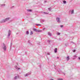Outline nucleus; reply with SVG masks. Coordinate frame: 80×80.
<instances>
[{
    "label": "nucleus",
    "mask_w": 80,
    "mask_h": 80,
    "mask_svg": "<svg viewBox=\"0 0 80 80\" xmlns=\"http://www.w3.org/2000/svg\"><path fill=\"white\" fill-rule=\"evenodd\" d=\"M48 35H49V36H51L52 35V34L50 33V32H48Z\"/></svg>",
    "instance_id": "4468645a"
},
{
    "label": "nucleus",
    "mask_w": 80,
    "mask_h": 80,
    "mask_svg": "<svg viewBox=\"0 0 80 80\" xmlns=\"http://www.w3.org/2000/svg\"><path fill=\"white\" fill-rule=\"evenodd\" d=\"M66 59L68 61L69 60H70V57H69V56H68V57H67Z\"/></svg>",
    "instance_id": "6e6552de"
},
{
    "label": "nucleus",
    "mask_w": 80,
    "mask_h": 80,
    "mask_svg": "<svg viewBox=\"0 0 80 80\" xmlns=\"http://www.w3.org/2000/svg\"><path fill=\"white\" fill-rule=\"evenodd\" d=\"M64 75H65V73H64Z\"/></svg>",
    "instance_id": "f704fd0d"
},
{
    "label": "nucleus",
    "mask_w": 80,
    "mask_h": 80,
    "mask_svg": "<svg viewBox=\"0 0 80 80\" xmlns=\"http://www.w3.org/2000/svg\"><path fill=\"white\" fill-rule=\"evenodd\" d=\"M11 45H12V42H11Z\"/></svg>",
    "instance_id": "7c9ffc66"
},
{
    "label": "nucleus",
    "mask_w": 80,
    "mask_h": 80,
    "mask_svg": "<svg viewBox=\"0 0 80 80\" xmlns=\"http://www.w3.org/2000/svg\"><path fill=\"white\" fill-rule=\"evenodd\" d=\"M43 13H44V14H48V13L46 12H44Z\"/></svg>",
    "instance_id": "4be33fe9"
},
{
    "label": "nucleus",
    "mask_w": 80,
    "mask_h": 80,
    "mask_svg": "<svg viewBox=\"0 0 80 80\" xmlns=\"http://www.w3.org/2000/svg\"><path fill=\"white\" fill-rule=\"evenodd\" d=\"M36 25H37V26H42V25L40 24H37Z\"/></svg>",
    "instance_id": "ddd939ff"
},
{
    "label": "nucleus",
    "mask_w": 80,
    "mask_h": 80,
    "mask_svg": "<svg viewBox=\"0 0 80 80\" xmlns=\"http://www.w3.org/2000/svg\"><path fill=\"white\" fill-rule=\"evenodd\" d=\"M66 1H63V3H64V4H65V3H66Z\"/></svg>",
    "instance_id": "dca6fc26"
},
{
    "label": "nucleus",
    "mask_w": 80,
    "mask_h": 80,
    "mask_svg": "<svg viewBox=\"0 0 80 80\" xmlns=\"http://www.w3.org/2000/svg\"><path fill=\"white\" fill-rule=\"evenodd\" d=\"M42 22H45V20L44 19H43L42 20Z\"/></svg>",
    "instance_id": "393cba45"
},
{
    "label": "nucleus",
    "mask_w": 80,
    "mask_h": 80,
    "mask_svg": "<svg viewBox=\"0 0 80 80\" xmlns=\"http://www.w3.org/2000/svg\"><path fill=\"white\" fill-rule=\"evenodd\" d=\"M29 34V32H28V31H27L26 32L27 35H28Z\"/></svg>",
    "instance_id": "a211bd4d"
},
{
    "label": "nucleus",
    "mask_w": 80,
    "mask_h": 80,
    "mask_svg": "<svg viewBox=\"0 0 80 80\" xmlns=\"http://www.w3.org/2000/svg\"><path fill=\"white\" fill-rule=\"evenodd\" d=\"M47 54L48 55H50V53L49 52Z\"/></svg>",
    "instance_id": "b1692460"
},
{
    "label": "nucleus",
    "mask_w": 80,
    "mask_h": 80,
    "mask_svg": "<svg viewBox=\"0 0 80 80\" xmlns=\"http://www.w3.org/2000/svg\"><path fill=\"white\" fill-rule=\"evenodd\" d=\"M56 20L58 23H60V18H56Z\"/></svg>",
    "instance_id": "39448f33"
},
{
    "label": "nucleus",
    "mask_w": 80,
    "mask_h": 80,
    "mask_svg": "<svg viewBox=\"0 0 80 80\" xmlns=\"http://www.w3.org/2000/svg\"><path fill=\"white\" fill-rule=\"evenodd\" d=\"M33 32L31 31V33H30V34H31V35H33Z\"/></svg>",
    "instance_id": "aec40b11"
},
{
    "label": "nucleus",
    "mask_w": 80,
    "mask_h": 80,
    "mask_svg": "<svg viewBox=\"0 0 80 80\" xmlns=\"http://www.w3.org/2000/svg\"><path fill=\"white\" fill-rule=\"evenodd\" d=\"M58 72H59V71H58Z\"/></svg>",
    "instance_id": "c9c22d12"
},
{
    "label": "nucleus",
    "mask_w": 80,
    "mask_h": 80,
    "mask_svg": "<svg viewBox=\"0 0 80 80\" xmlns=\"http://www.w3.org/2000/svg\"><path fill=\"white\" fill-rule=\"evenodd\" d=\"M50 80H54L53 79H51Z\"/></svg>",
    "instance_id": "2f4dec72"
},
{
    "label": "nucleus",
    "mask_w": 80,
    "mask_h": 80,
    "mask_svg": "<svg viewBox=\"0 0 80 80\" xmlns=\"http://www.w3.org/2000/svg\"><path fill=\"white\" fill-rule=\"evenodd\" d=\"M19 78V75H17V76H15L14 77V78L15 79V80H16L17 78Z\"/></svg>",
    "instance_id": "0eeeda50"
},
{
    "label": "nucleus",
    "mask_w": 80,
    "mask_h": 80,
    "mask_svg": "<svg viewBox=\"0 0 80 80\" xmlns=\"http://www.w3.org/2000/svg\"><path fill=\"white\" fill-rule=\"evenodd\" d=\"M75 57H77V56H74Z\"/></svg>",
    "instance_id": "72a5a7b5"
},
{
    "label": "nucleus",
    "mask_w": 80,
    "mask_h": 80,
    "mask_svg": "<svg viewBox=\"0 0 80 80\" xmlns=\"http://www.w3.org/2000/svg\"><path fill=\"white\" fill-rule=\"evenodd\" d=\"M3 50L4 51H6L7 50V47H6V45L5 43H3Z\"/></svg>",
    "instance_id": "f03ea898"
},
{
    "label": "nucleus",
    "mask_w": 80,
    "mask_h": 80,
    "mask_svg": "<svg viewBox=\"0 0 80 80\" xmlns=\"http://www.w3.org/2000/svg\"><path fill=\"white\" fill-rule=\"evenodd\" d=\"M27 12H32V10L31 9H27Z\"/></svg>",
    "instance_id": "9d476101"
},
{
    "label": "nucleus",
    "mask_w": 80,
    "mask_h": 80,
    "mask_svg": "<svg viewBox=\"0 0 80 80\" xmlns=\"http://www.w3.org/2000/svg\"><path fill=\"white\" fill-rule=\"evenodd\" d=\"M60 27L61 28H62V27H63V25H61L60 26Z\"/></svg>",
    "instance_id": "5701e85b"
},
{
    "label": "nucleus",
    "mask_w": 80,
    "mask_h": 80,
    "mask_svg": "<svg viewBox=\"0 0 80 80\" xmlns=\"http://www.w3.org/2000/svg\"><path fill=\"white\" fill-rule=\"evenodd\" d=\"M33 30L34 31H35V32H42V31H39V30H37V29L34 28L33 29Z\"/></svg>",
    "instance_id": "20e7f679"
},
{
    "label": "nucleus",
    "mask_w": 80,
    "mask_h": 80,
    "mask_svg": "<svg viewBox=\"0 0 80 80\" xmlns=\"http://www.w3.org/2000/svg\"><path fill=\"white\" fill-rule=\"evenodd\" d=\"M57 35H60V33L59 32H58L57 33Z\"/></svg>",
    "instance_id": "6ab92c4d"
},
{
    "label": "nucleus",
    "mask_w": 80,
    "mask_h": 80,
    "mask_svg": "<svg viewBox=\"0 0 80 80\" xmlns=\"http://www.w3.org/2000/svg\"><path fill=\"white\" fill-rule=\"evenodd\" d=\"M57 58H58H58H59V57H57Z\"/></svg>",
    "instance_id": "c756f323"
},
{
    "label": "nucleus",
    "mask_w": 80,
    "mask_h": 80,
    "mask_svg": "<svg viewBox=\"0 0 80 80\" xmlns=\"http://www.w3.org/2000/svg\"><path fill=\"white\" fill-rule=\"evenodd\" d=\"M1 6L2 7H3L4 6H5V4H1Z\"/></svg>",
    "instance_id": "f3484780"
},
{
    "label": "nucleus",
    "mask_w": 80,
    "mask_h": 80,
    "mask_svg": "<svg viewBox=\"0 0 80 80\" xmlns=\"http://www.w3.org/2000/svg\"><path fill=\"white\" fill-rule=\"evenodd\" d=\"M44 2H45V3H46V2H47V1H45Z\"/></svg>",
    "instance_id": "c85d7f7f"
},
{
    "label": "nucleus",
    "mask_w": 80,
    "mask_h": 80,
    "mask_svg": "<svg viewBox=\"0 0 80 80\" xmlns=\"http://www.w3.org/2000/svg\"><path fill=\"white\" fill-rule=\"evenodd\" d=\"M74 12V10H72L71 11V14H73V12Z\"/></svg>",
    "instance_id": "9b49d317"
},
{
    "label": "nucleus",
    "mask_w": 80,
    "mask_h": 80,
    "mask_svg": "<svg viewBox=\"0 0 80 80\" xmlns=\"http://www.w3.org/2000/svg\"><path fill=\"white\" fill-rule=\"evenodd\" d=\"M49 11H51V10H52V8H48Z\"/></svg>",
    "instance_id": "2eb2a0df"
},
{
    "label": "nucleus",
    "mask_w": 80,
    "mask_h": 80,
    "mask_svg": "<svg viewBox=\"0 0 80 80\" xmlns=\"http://www.w3.org/2000/svg\"><path fill=\"white\" fill-rule=\"evenodd\" d=\"M46 29V28H43V31H44V30H45Z\"/></svg>",
    "instance_id": "bb28decb"
},
{
    "label": "nucleus",
    "mask_w": 80,
    "mask_h": 80,
    "mask_svg": "<svg viewBox=\"0 0 80 80\" xmlns=\"http://www.w3.org/2000/svg\"><path fill=\"white\" fill-rule=\"evenodd\" d=\"M14 7V6H12V7H11V8H13Z\"/></svg>",
    "instance_id": "a878e982"
},
{
    "label": "nucleus",
    "mask_w": 80,
    "mask_h": 80,
    "mask_svg": "<svg viewBox=\"0 0 80 80\" xmlns=\"http://www.w3.org/2000/svg\"><path fill=\"white\" fill-rule=\"evenodd\" d=\"M16 34H17V33H16Z\"/></svg>",
    "instance_id": "e433bc0d"
},
{
    "label": "nucleus",
    "mask_w": 80,
    "mask_h": 80,
    "mask_svg": "<svg viewBox=\"0 0 80 80\" xmlns=\"http://www.w3.org/2000/svg\"><path fill=\"white\" fill-rule=\"evenodd\" d=\"M76 51V50H73V52H75Z\"/></svg>",
    "instance_id": "cd10ccee"
},
{
    "label": "nucleus",
    "mask_w": 80,
    "mask_h": 80,
    "mask_svg": "<svg viewBox=\"0 0 80 80\" xmlns=\"http://www.w3.org/2000/svg\"><path fill=\"white\" fill-rule=\"evenodd\" d=\"M50 42H51V40H48V43H50Z\"/></svg>",
    "instance_id": "412c9836"
},
{
    "label": "nucleus",
    "mask_w": 80,
    "mask_h": 80,
    "mask_svg": "<svg viewBox=\"0 0 80 80\" xmlns=\"http://www.w3.org/2000/svg\"><path fill=\"white\" fill-rule=\"evenodd\" d=\"M31 74V72H29L28 73L26 74L25 75V77H27V76H28V75H30Z\"/></svg>",
    "instance_id": "423d86ee"
},
{
    "label": "nucleus",
    "mask_w": 80,
    "mask_h": 80,
    "mask_svg": "<svg viewBox=\"0 0 80 80\" xmlns=\"http://www.w3.org/2000/svg\"><path fill=\"white\" fill-rule=\"evenodd\" d=\"M10 18H7L6 19L2 20L0 22V23H5V22H7V21H8V20H9V19Z\"/></svg>",
    "instance_id": "f257e3e1"
},
{
    "label": "nucleus",
    "mask_w": 80,
    "mask_h": 80,
    "mask_svg": "<svg viewBox=\"0 0 80 80\" xmlns=\"http://www.w3.org/2000/svg\"><path fill=\"white\" fill-rule=\"evenodd\" d=\"M54 52L55 53H57V48H55L54 49Z\"/></svg>",
    "instance_id": "1a4fd4ad"
},
{
    "label": "nucleus",
    "mask_w": 80,
    "mask_h": 80,
    "mask_svg": "<svg viewBox=\"0 0 80 80\" xmlns=\"http://www.w3.org/2000/svg\"><path fill=\"white\" fill-rule=\"evenodd\" d=\"M11 31L10 30H9V31L8 32V33L7 36L8 38L10 36V35H11Z\"/></svg>",
    "instance_id": "7ed1b4c3"
},
{
    "label": "nucleus",
    "mask_w": 80,
    "mask_h": 80,
    "mask_svg": "<svg viewBox=\"0 0 80 80\" xmlns=\"http://www.w3.org/2000/svg\"><path fill=\"white\" fill-rule=\"evenodd\" d=\"M15 68H16V69H18V70H19V69H20V68H18L17 67V66H16Z\"/></svg>",
    "instance_id": "f8f14e48"
},
{
    "label": "nucleus",
    "mask_w": 80,
    "mask_h": 80,
    "mask_svg": "<svg viewBox=\"0 0 80 80\" xmlns=\"http://www.w3.org/2000/svg\"><path fill=\"white\" fill-rule=\"evenodd\" d=\"M78 59H79V60H80V58H79Z\"/></svg>",
    "instance_id": "473e14b6"
}]
</instances>
